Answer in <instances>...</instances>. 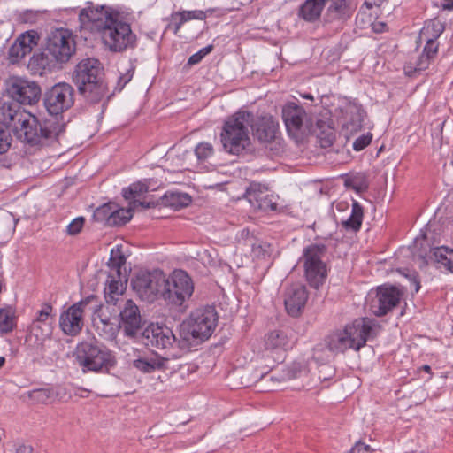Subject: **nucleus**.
I'll list each match as a JSON object with an SVG mask.
<instances>
[{
	"label": "nucleus",
	"instance_id": "473e14b6",
	"mask_svg": "<svg viewBox=\"0 0 453 453\" xmlns=\"http://www.w3.org/2000/svg\"><path fill=\"white\" fill-rule=\"evenodd\" d=\"M327 17L329 20L343 19L349 16V7L345 0H336L333 2L327 9Z\"/></svg>",
	"mask_w": 453,
	"mask_h": 453
},
{
	"label": "nucleus",
	"instance_id": "dca6fc26",
	"mask_svg": "<svg viewBox=\"0 0 453 453\" xmlns=\"http://www.w3.org/2000/svg\"><path fill=\"white\" fill-rule=\"evenodd\" d=\"M96 300L94 295L71 305L59 318V326L62 331L71 336L77 335L84 326L83 313L87 305Z\"/></svg>",
	"mask_w": 453,
	"mask_h": 453
},
{
	"label": "nucleus",
	"instance_id": "1a4fd4ad",
	"mask_svg": "<svg viewBox=\"0 0 453 453\" xmlns=\"http://www.w3.org/2000/svg\"><path fill=\"white\" fill-rule=\"evenodd\" d=\"M326 252V247L321 243H314L303 250L302 261L305 277L309 284L318 288L326 280L327 271L322 257Z\"/></svg>",
	"mask_w": 453,
	"mask_h": 453
},
{
	"label": "nucleus",
	"instance_id": "13d9d810",
	"mask_svg": "<svg viewBox=\"0 0 453 453\" xmlns=\"http://www.w3.org/2000/svg\"><path fill=\"white\" fill-rule=\"evenodd\" d=\"M443 9L445 10H453V1L450 3L443 4Z\"/></svg>",
	"mask_w": 453,
	"mask_h": 453
},
{
	"label": "nucleus",
	"instance_id": "39448f33",
	"mask_svg": "<svg viewBox=\"0 0 453 453\" xmlns=\"http://www.w3.org/2000/svg\"><path fill=\"white\" fill-rule=\"evenodd\" d=\"M75 357L84 372H107L117 361L113 353L105 347L91 342H83L76 347Z\"/></svg>",
	"mask_w": 453,
	"mask_h": 453
},
{
	"label": "nucleus",
	"instance_id": "7ed1b4c3",
	"mask_svg": "<svg viewBox=\"0 0 453 453\" xmlns=\"http://www.w3.org/2000/svg\"><path fill=\"white\" fill-rule=\"evenodd\" d=\"M73 82L87 101L98 103L107 94L108 88L102 77L100 63L95 58L80 61L73 73Z\"/></svg>",
	"mask_w": 453,
	"mask_h": 453
},
{
	"label": "nucleus",
	"instance_id": "680f3d73",
	"mask_svg": "<svg viewBox=\"0 0 453 453\" xmlns=\"http://www.w3.org/2000/svg\"><path fill=\"white\" fill-rule=\"evenodd\" d=\"M4 363H5V358L3 357H0V368L4 365Z\"/></svg>",
	"mask_w": 453,
	"mask_h": 453
},
{
	"label": "nucleus",
	"instance_id": "79ce46f5",
	"mask_svg": "<svg viewBox=\"0 0 453 453\" xmlns=\"http://www.w3.org/2000/svg\"><path fill=\"white\" fill-rule=\"evenodd\" d=\"M350 113L351 117V125L353 128L357 129L361 128L363 126V121L365 117V112L358 106H354L351 108Z\"/></svg>",
	"mask_w": 453,
	"mask_h": 453
},
{
	"label": "nucleus",
	"instance_id": "a18cd8bd",
	"mask_svg": "<svg viewBox=\"0 0 453 453\" xmlns=\"http://www.w3.org/2000/svg\"><path fill=\"white\" fill-rule=\"evenodd\" d=\"M212 45H208L201 49L198 52L189 57L188 64L189 65L198 64L207 54H209L212 50Z\"/></svg>",
	"mask_w": 453,
	"mask_h": 453
},
{
	"label": "nucleus",
	"instance_id": "20e7f679",
	"mask_svg": "<svg viewBox=\"0 0 453 453\" xmlns=\"http://www.w3.org/2000/svg\"><path fill=\"white\" fill-rule=\"evenodd\" d=\"M252 122V113L237 111L224 123L220 141L224 150L233 155H239L250 144L248 127Z\"/></svg>",
	"mask_w": 453,
	"mask_h": 453
},
{
	"label": "nucleus",
	"instance_id": "a878e982",
	"mask_svg": "<svg viewBox=\"0 0 453 453\" xmlns=\"http://www.w3.org/2000/svg\"><path fill=\"white\" fill-rule=\"evenodd\" d=\"M138 205L149 208L150 207V203H145L143 202H141L139 200H134L132 202L131 206L124 209V208H119V206L116 203H113L112 207V214L111 218L110 219V226H123L127 222H128L132 217H133V211L135 207Z\"/></svg>",
	"mask_w": 453,
	"mask_h": 453
},
{
	"label": "nucleus",
	"instance_id": "58836bf2",
	"mask_svg": "<svg viewBox=\"0 0 453 453\" xmlns=\"http://www.w3.org/2000/svg\"><path fill=\"white\" fill-rule=\"evenodd\" d=\"M148 185L144 182L139 181L132 184L129 188L123 189L122 194L127 200L134 199V201L137 196L148 192Z\"/></svg>",
	"mask_w": 453,
	"mask_h": 453
},
{
	"label": "nucleus",
	"instance_id": "f704fd0d",
	"mask_svg": "<svg viewBox=\"0 0 453 453\" xmlns=\"http://www.w3.org/2000/svg\"><path fill=\"white\" fill-rule=\"evenodd\" d=\"M29 399L37 404H48L54 399V393L50 388L35 389L28 394Z\"/></svg>",
	"mask_w": 453,
	"mask_h": 453
},
{
	"label": "nucleus",
	"instance_id": "4d7b16f0",
	"mask_svg": "<svg viewBox=\"0 0 453 453\" xmlns=\"http://www.w3.org/2000/svg\"><path fill=\"white\" fill-rule=\"evenodd\" d=\"M386 24L383 22H377L372 25V29L376 33H381L384 31Z\"/></svg>",
	"mask_w": 453,
	"mask_h": 453
},
{
	"label": "nucleus",
	"instance_id": "603ef678",
	"mask_svg": "<svg viewBox=\"0 0 453 453\" xmlns=\"http://www.w3.org/2000/svg\"><path fill=\"white\" fill-rule=\"evenodd\" d=\"M269 245L263 242H256L252 244V252L257 256H262L267 251Z\"/></svg>",
	"mask_w": 453,
	"mask_h": 453
},
{
	"label": "nucleus",
	"instance_id": "37998d69",
	"mask_svg": "<svg viewBox=\"0 0 453 453\" xmlns=\"http://www.w3.org/2000/svg\"><path fill=\"white\" fill-rule=\"evenodd\" d=\"M30 65H36L39 69H46L50 66V59L45 52L33 55Z\"/></svg>",
	"mask_w": 453,
	"mask_h": 453
},
{
	"label": "nucleus",
	"instance_id": "c9c22d12",
	"mask_svg": "<svg viewBox=\"0 0 453 453\" xmlns=\"http://www.w3.org/2000/svg\"><path fill=\"white\" fill-rule=\"evenodd\" d=\"M195 155L198 162H208L214 155V148L210 142H199L195 148Z\"/></svg>",
	"mask_w": 453,
	"mask_h": 453
},
{
	"label": "nucleus",
	"instance_id": "423d86ee",
	"mask_svg": "<svg viewBox=\"0 0 453 453\" xmlns=\"http://www.w3.org/2000/svg\"><path fill=\"white\" fill-rule=\"evenodd\" d=\"M218 323V315L211 306L194 311L188 319L180 325V336L184 340H207L213 333Z\"/></svg>",
	"mask_w": 453,
	"mask_h": 453
},
{
	"label": "nucleus",
	"instance_id": "7c9ffc66",
	"mask_svg": "<svg viewBox=\"0 0 453 453\" xmlns=\"http://www.w3.org/2000/svg\"><path fill=\"white\" fill-rule=\"evenodd\" d=\"M362 220L363 208L357 201H353L351 214L347 219L342 221V226L346 230L357 231L361 226Z\"/></svg>",
	"mask_w": 453,
	"mask_h": 453
},
{
	"label": "nucleus",
	"instance_id": "3c124183",
	"mask_svg": "<svg viewBox=\"0 0 453 453\" xmlns=\"http://www.w3.org/2000/svg\"><path fill=\"white\" fill-rule=\"evenodd\" d=\"M432 58L424 55V54H421L416 63V66H415V71H423V70H426L429 64H430V60Z\"/></svg>",
	"mask_w": 453,
	"mask_h": 453
},
{
	"label": "nucleus",
	"instance_id": "4468645a",
	"mask_svg": "<svg viewBox=\"0 0 453 453\" xmlns=\"http://www.w3.org/2000/svg\"><path fill=\"white\" fill-rule=\"evenodd\" d=\"M6 93L21 104L32 105L39 101L41 88L35 81L12 76L6 81Z\"/></svg>",
	"mask_w": 453,
	"mask_h": 453
},
{
	"label": "nucleus",
	"instance_id": "de8ad7c7",
	"mask_svg": "<svg viewBox=\"0 0 453 453\" xmlns=\"http://www.w3.org/2000/svg\"><path fill=\"white\" fill-rule=\"evenodd\" d=\"M436 40L428 38L426 41V44L423 50L422 54L434 58L438 50V45L435 42Z\"/></svg>",
	"mask_w": 453,
	"mask_h": 453
},
{
	"label": "nucleus",
	"instance_id": "a211bd4d",
	"mask_svg": "<svg viewBox=\"0 0 453 453\" xmlns=\"http://www.w3.org/2000/svg\"><path fill=\"white\" fill-rule=\"evenodd\" d=\"M119 328L127 337L136 336L142 326L139 307L132 299H126L119 306Z\"/></svg>",
	"mask_w": 453,
	"mask_h": 453
},
{
	"label": "nucleus",
	"instance_id": "052dcab7",
	"mask_svg": "<svg viewBox=\"0 0 453 453\" xmlns=\"http://www.w3.org/2000/svg\"><path fill=\"white\" fill-rule=\"evenodd\" d=\"M303 98L313 100V96L311 94H305L303 96Z\"/></svg>",
	"mask_w": 453,
	"mask_h": 453
},
{
	"label": "nucleus",
	"instance_id": "0eeeda50",
	"mask_svg": "<svg viewBox=\"0 0 453 453\" xmlns=\"http://www.w3.org/2000/svg\"><path fill=\"white\" fill-rule=\"evenodd\" d=\"M119 12L107 5L89 3L79 11V28L90 34L101 35L104 31L113 24Z\"/></svg>",
	"mask_w": 453,
	"mask_h": 453
},
{
	"label": "nucleus",
	"instance_id": "2f4dec72",
	"mask_svg": "<svg viewBox=\"0 0 453 453\" xmlns=\"http://www.w3.org/2000/svg\"><path fill=\"white\" fill-rule=\"evenodd\" d=\"M126 264V257L122 254V252L118 249L116 250H112L111 253V257L108 262V265L111 269V272L108 275H116V277H126L125 274H122L121 269Z\"/></svg>",
	"mask_w": 453,
	"mask_h": 453
},
{
	"label": "nucleus",
	"instance_id": "ddd939ff",
	"mask_svg": "<svg viewBox=\"0 0 453 453\" xmlns=\"http://www.w3.org/2000/svg\"><path fill=\"white\" fill-rule=\"evenodd\" d=\"M165 283V275L161 270L152 272H140L132 280L133 289L141 299L153 302L157 294L163 291Z\"/></svg>",
	"mask_w": 453,
	"mask_h": 453
},
{
	"label": "nucleus",
	"instance_id": "0e129e2a",
	"mask_svg": "<svg viewBox=\"0 0 453 453\" xmlns=\"http://www.w3.org/2000/svg\"><path fill=\"white\" fill-rule=\"evenodd\" d=\"M346 185H349V180H346Z\"/></svg>",
	"mask_w": 453,
	"mask_h": 453
},
{
	"label": "nucleus",
	"instance_id": "f257e3e1",
	"mask_svg": "<svg viewBox=\"0 0 453 453\" xmlns=\"http://www.w3.org/2000/svg\"><path fill=\"white\" fill-rule=\"evenodd\" d=\"M13 132L21 142L31 145H48L65 131V125L51 118L40 122L27 111H16L10 115Z\"/></svg>",
	"mask_w": 453,
	"mask_h": 453
},
{
	"label": "nucleus",
	"instance_id": "4c0bfd02",
	"mask_svg": "<svg viewBox=\"0 0 453 453\" xmlns=\"http://www.w3.org/2000/svg\"><path fill=\"white\" fill-rule=\"evenodd\" d=\"M14 327V313L11 309L0 310V331L9 333Z\"/></svg>",
	"mask_w": 453,
	"mask_h": 453
},
{
	"label": "nucleus",
	"instance_id": "8fccbe9b",
	"mask_svg": "<svg viewBox=\"0 0 453 453\" xmlns=\"http://www.w3.org/2000/svg\"><path fill=\"white\" fill-rule=\"evenodd\" d=\"M373 449L367 444L357 441L351 448L349 453H372Z\"/></svg>",
	"mask_w": 453,
	"mask_h": 453
},
{
	"label": "nucleus",
	"instance_id": "49530a36",
	"mask_svg": "<svg viewBox=\"0 0 453 453\" xmlns=\"http://www.w3.org/2000/svg\"><path fill=\"white\" fill-rule=\"evenodd\" d=\"M372 135L371 134H364L357 139L353 143V149L356 151H360L365 149L367 145L370 144L372 141Z\"/></svg>",
	"mask_w": 453,
	"mask_h": 453
},
{
	"label": "nucleus",
	"instance_id": "b1692460",
	"mask_svg": "<svg viewBox=\"0 0 453 453\" xmlns=\"http://www.w3.org/2000/svg\"><path fill=\"white\" fill-rule=\"evenodd\" d=\"M253 135L263 143L271 142L275 139L278 123L272 116L258 117L250 124Z\"/></svg>",
	"mask_w": 453,
	"mask_h": 453
},
{
	"label": "nucleus",
	"instance_id": "cd10ccee",
	"mask_svg": "<svg viewBox=\"0 0 453 453\" xmlns=\"http://www.w3.org/2000/svg\"><path fill=\"white\" fill-rule=\"evenodd\" d=\"M265 346L266 349L286 351L291 347V342L287 332L283 330H273L265 335Z\"/></svg>",
	"mask_w": 453,
	"mask_h": 453
},
{
	"label": "nucleus",
	"instance_id": "72a5a7b5",
	"mask_svg": "<svg viewBox=\"0 0 453 453\" xmlns=\"http://www.w3.org/2000/svg\"><path fill=\"white\" fill-rule=\"evenodd\" d=\"M190 202V196L184 193H169L165 196V203L174 210L183 208L188 205Z\"/></svg>",
	"mask_w": 453,
	"mask_h": 453
},
{
	"label": "nucleus",
	"instance_id": "ea45409f",
	"mask_svg": "<svg viewBox=\"0 0 453 453\" xmlns=\"http://www.w3.org/2000/svg\"><path fill=\"white\" fill-rule=\"evenodd\" d=\"M444 29L445 27L442 22L438 19H433L423 29L422 35H429V38L436 40L443 33Z\"/></svg>",
	"mask_w": 453,
	"mask_h": 453
},
{
	"label": "nucleus",
	"instance_id": "4be33fe9",
	"mask_svg": "<svg viewBox=\"0 0 453 453\" xmlns=\"http://www.w3.org/2000/svg\"><path fill=\"white\" fill-rule=\"evenodd\" d=\"M38 35L35 31H27L20 35L9 50V59L12 63H18L27 54H30L33 48L37 45Z\"/></svg>",
	"mask_w": 453,
	"mask_h": 453
},
{
	"label": "nucleus",
	"instance_id": "f03ea898",
	"mask_svg": "<svg viewBox=\"0 0 453 453\" xmlns=\"http://www.w3.org/2000/svg\"><path fill=\"white\" fill-rule=\"evenodd\" d=\"M380 326L372 319L361 318L336 331L326 338V346L333 352H344L349 349H360L369 337L377 334Z\"/></svg>",
	"mask_w": 453,
	"mask_h": 453
},
{
	"label": "nucleus",
	"instance_id": "864d4df0",
	"mask_svg": "<svg viewBox=\"0 0 453 453\" xmlns=\"http://www.w3.org/2000/svg\"><path fill=\"white\" fill-rule=\"evenodd\" d=\"M33 447L27 444H19L15 449V453H33Z\"/></svg>",
	"mask_w": 453,
	"mask_h": 453
},
{
	"label": "nucleus",
	"instance_id": "c85d7f7f",
	"mask_svg": "<svg viewBox=\"0 0 453 453\" xmlns=\"http://www.w3.org/2000/svg\"><path fill=\"white\" fill-rule=\"evenodd\" d=\"M326 0H306L300 7L299 15L306 21L318 19Z\"/></svg>",
	"mask_w": 453,
	"mask_h": 453
},
{
	"label": "nucleus",
	"instance_id": "a19ab883",
	"mask_svg": "<svg viewBox=\"0 0 453 453\" xmlns=\"http://www.w3.org/2000/svg\"><path fill=\"white\" fill-rule=\"evenodd\" d=\"M12 141V138L9 129L0 122V155L8 151Z\"/></svg>",
	"mask_w": 453,
	"mask_h": 453
},
{
	"label": "nucleus",
	"instance_id": "aec40b11",
	"mask_svg": "<svg viewBox=\"0 0 453 453\" xmlns=\"http://www.w3.org/2000/svg\"><path fill=\"white\" fill-rule=\"evenodd\" d=\"M245 198L255 210L275 211L277 196L269 193L267 188L260 183H251L244 194Z\"/></svg>",
	"mask_w": 453,
	"mask_h": 453
},
{
	"label": "nucleus",
	"instance_id": "c03bdc74",
	"mask_svg": "<svg viewBox=\"0 0 453 453\" xmlns=\"http://www.w3.org/2000/svg\"><path fill=\"white\" fill-rule=\"evenodd\" d=\"M85 219L83 217H77L66 227V233L69 235L78 234L84 226Z\"/></svg>",
	"mask_w": 453,
	"mask_h": 453
},
{
	"label": "nucleus",
	"instance_id": "09e8293b",
	"mask_svg": "<svg viewBox=\"0 0 453 453\" xmlns=\"http://www.w3.org/2000/svg\"><path fill=\"white\" fill-rule=\"evenodd\" d=\"M52 311V306L50 303H43L42 309L38 311L37 321L45 322Z\"/></svg>",
	"mask_w": 453,
	"mask_h": 453
},
{
	"label": "nucleus",
	"instance_id": "5fc2aeb1",
	"mask_svg": "<svg viewBox=\"0 0 453 453\" xmlns=\"http://www.w3.org/2000/svg\"><path fill=\"white\" fill-rule=\"evenodd\" d=\"M303 371H304V369H303V367L300 365H294L293 367L291 368V373L288 375V379L296 378L298 376V373H301Z\"/></svg>",
	"mask_w": 453,
	"mask_h": 453
},
{
	"label": "nucleus",
	"instance_id": "e433bc0d",
	"mask_svg": "<svg viewBox=\"0 0 453 453\" xmlns=\"http://www.w3.org/2000/svg\"><path fill=\"white\" fill-rule=\"evenodd\" d=\"M113 203H104L96 209L93 213V219L96 222L104 223L110 226V219L111 218Z\"/></svg>",
	"mask_w": 453,
	"mask_h": 453
},
{
	"label": "nucleus",
	"instance_id": "2eb2a0df",
	"mask_svg": "<svg viewBox=\"0 0 453 453\" xmlns=\"http://www.w3.org/2000/svg\"><path fill=\"white\" fill-rule=\"evenodd\" d=\"M43 101L50 115H59L73 105L74 89L68 83H58L45 93Z\"/></svg>",
	"mask_w": 453,
	"mask_h": 453
},
{
	"label": "nucleus",
	"instance_id": "bf43d9fd",
	"mask_svg": "<svg viewBox=\"0 0 453 453\" xmlns=\"http://www.w3.org/2000/svg\"><path fill=\"white\" fill-rule=\"evenodd\" d=\"M422 369L426 372H431V367L428 365H425L422 366Z\"/></svg>",
	"mask_w": 453,
	"mask_h": 453
},
{
	"label": "nucleus",
	"instance_id": "412c9836",
	"mask_svg": "<svg viewBox=\"0 0 453 453\" xmlns=\"http://www.w3.org/2000/svg\"><path fill=\"white\" fill-rule=\"evenodd\" d=\"M308 300L306 288L301 284L289 287L285 293L284 303L287 312L292 317H297L303 311Z\"/></svg>",
	"mask_w": 453,
	"mask_h": 453
},
{
	"label": "nucleus",
	"instance_id": "c756f323",
	"mask_svg": "<svg viewBox=\"0 0 453 453\" xmlns=\"http://www.w3.org/2000/svg\"><path fill=\"white\" fill-rule=\"evenodd\" d=\"M432 257L437 264L453 273V250L445 246L432 250Z\"/></svg>",
	"mask_w": 453,
	"mask_h": 453
},
{
	"label": "nucleus",
	"instance_id": "f3484780",
	"mask_svg": "<svg viewBox=\"0 0 453 453\" xmlns=\"http://www.w3.org/2000/svg\"><path fill=\"white\" fill-rule=\"evenodd\" d=\"M128 356L131 357V354H128ZM129 362L134 369L142 373H152L156 371H165L170 368L168 358L150 350L142 351L134 349Z\"/></svg>",
	"mask_w": 453,
	"mask_h": 453
},
{
	"label": "nucleus",
	"instance_id": "f8f14e48",
	"mask_svg": "<svg viewBox=\"0 0 453 453\" xmlns=\"http://www.w3.org/2000/svg\"><path fill=\"white\" fill-rule=\"evenodd\" d=\"M45 51L58 63H66L76 51V42L72 33L64 28L50 32Z\"/></svg>",
	"mask_w": 453,
	"mask_h": 453
},
{
	"label": "nucleus",
	"instance_id": "6ab92c4d",
	"mask_svg": "<svg viewBox=\"0 0 453 453\" xmlns=\"http://www.w3.org/2000/svg\"><path fill=\"white\" fill-rule=\"evenodd\" d=\"M402 296L403 293L396 287L388 285L378 287L371 309L376 316H384L399 304Z\"/></svg>",
	"mask_w": 453,
	"mask_h": 453
},
{
	"label": "nucleus",
	"instance_id": "e2e57ef3",
	"mask_svg": "<svg viewBox=\"0 0 453 453\" xmlns=\"http://www.w3.org/2000/svg\"><path fill=\"white\" fill-rule=\"evenodd\" d=\"M416 284V287H415V291L418 292L419 290V283L418 282H415Z\"/></svg>",
	"mask_w": 453,
	"mask_h": 453
},
{
	"label": "nucleus",
	"instance_id": "5701e85b",
	"mask_svg": "<svg viewBox=\"0 0 453 453\" xmlns=\"http://www.w3.org/2000/svg\"><path fill=\"white\" fill-rule=\"evenodd\" d=\"M127 277H116V275H108L104 289V299L108 304H122L126 300L123 296L127 289Z\"/></svg>",
	"mask_w": 453,
	"mask_h": 453
},
{
	"label": "nucleus",
	"instance_id": "9b49d317",
	"mask_svg": "<svg viewBox=\"0 0 453 453\" xmlns=\"http://www.w3.org/2000/svg\"><path fill=\"white\" fill-rule=\"evenodd\" d=\"M288 134L296 142L303 141L312 131V120L303 108L295 103H288L282 109Z\"/></svg>",
	"mask_w": 453,
	"mask_h": 453
},
{
	"label": "nucleus",
	"instance_id": "bb28decb",
	"mask_svg": "<svg viewBox=\"0 0 453 453\" xmlns=\"http://www.w3.org/2000/svg\"><path fill=\"white\" fill-rule=\"evenodd\" d=\"M206 17L203 11H182L173 12L170 16L168 28H173L174 35H177L181 26L192 19L203 20Z\"/></svg>",
	"mask_w": 453,
	"mask_h": 453
},
{
	"label": "nucleus",
	"instance_id": "6e6552de",
	"mask_svg": "<svg viewBox=\"0 0 453 453\" xmlns=\"http://www.w3.org/2000/svg\"><path fill=\"white\" fill-rule=\"evenodd\" d=\"M163 296L169 303L183 307L194 292V283L183 270H175L166 278L163 286Z\"/></svg>",
	"mask_w": 453,
	"mask_h": 453
},
{
	"label": "nucleus",
	"instance_id": "393cba45",
	"mask_svg": "<svg viewBox=\"0 0 453 453\" xmlns=\"http://www.w3.org/2000/svg\"><path fill=\"white\" fill-rule=\"evenodd\" d=\"M144 335L152 347L161 349L171 346L175 341L173 331L165 326L151 325L145 330Z\"/></svg>",
	"mask_w": 453,
	"mask_h": 453
},
{
	"label": "nucleus",
	"instance_id": "6e6d98bb",
	"mask_svg": "<svg viewBox=\"0 0 453 453\" xmlns=\"http://www.w3.org/2000/svg\"><path fill=\"white\" fill-rule=\"evenodd\" d=\"M334 140V135L331 132L330 134H327L326 139H322L321 140V146L322 147H328V146L333 144Z\"/></svg>",
	"mask_w": 453,
	"mask_h": 453
},
{
	"label": "nucleus",
	"instance_id": "9d476101",
	"mask_svg": "<svg viewBox=\"0 0 453 453\" xmlns=\"http://www.w3.org/2000/svg\"><path fill=\"white\" fill-rule=\"evenodd\" d=\"M100 35L104 44L112 52H122L133 49L136 45V35L133 33L128 23L118 18Z\"/></svg>",
	"mask_w": 453,
	"mask_h": 453
}]
</instances>
